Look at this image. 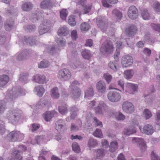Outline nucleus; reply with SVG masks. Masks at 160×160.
I'll return each mask as SVG.
<instances>
[{"mask_svg":"<svg viewBox=\"0 0 160 160\" xmlns=\"http://www.w3.org/2000/svg\"><path fill=\"white\" fill-rule=\"evenodd\" d=\"M108 100L112 102H117L121 99L120 94L115 91H110L108 94Z\"/></svg>","mask_w":160,"mask_h":160,"instance_id":"obj_9","label":"nucleus"},{"mask_svg":"<svg viewBox=\"0 0 160 160\" xmlns=\"http://www.w3.org/2000/svg\"><path fill=\"white\" fill-rule=\"evenodd\" d=\"M141 14L142 18L145 20L150 19V15L146 9H143L141 10Z\"/></svg>","mask_w":160,"mask_h":160,"instance_id":"obj_31","label":"nucleus"},{"mask_svg":"<svg viewBox=\"0 0 160 160\" xmlns=\"http://www.w3.org/2000/svg\"><path fill=\"white\" fill-rule=\"evenodd\" d=\"M30 19L33 22H36L38 20L39 17L38 13H32L30 16Z\"/></svg>","mask_w":160,"mask_h":160,"instance_id":"obj_51","label":"nucleus"},{"mask_svg":"<svg viewBox=\"0 0 160 160\" xmlns=\"http://www.w3.org/2000/svg\"><path fill=\"white\" fill-rule=\"evenodd\" d=\"M68 33V30L66 27H63L58 30V34L60 36H65Z\"/></svg>","mask_w":160,"mask_h":160,"instance_id":"obj_32","label":"nucleus"},{"mask_svg":"<svg viewBox=\"0 0 160 160\" xmlns=\"http://www.w3.org/2000/svg\"><path fill=\"white\" fill-rule=\"evenodd\" d=\"M6 41V37L4 33H3L2 34H0V45H2Z\"/></svg>","mask_w":160,"mask_h":160,"instance_id":"obj_63","label":"nucleus"},{"mask_svg":"<svg viewBox=\"0 0 160 160\" xmlns=\"http://www.w3.org/2000/svg\"><path fill=\"white\" fill-rule=\"evenodd\" d=\"M136 31V26L135 25H130L126 29L125 32L127 35L131 37L135 35Z\"/></svg>","mask_w":160,"mask_h":160,"instance_id":"obj_17","label":"nucleus"},{"mask_svg":"<svg viewBox=\"0 0 160 160\" xmlns=\"http://www.w3.org/2000/svg\"><path fill=\"white\" fill-rule=\"evenodd\" d=\"M22 111L19 109H14L9 111L6 115L9 121L13 124H16L21 118Z\"/></svg>","mask_w":160,"mask_h":160,"instance_id":"obj_1","label":"nucleus"},{"mask_svg":"<svg viewBox=\"0 0 160 160\" xmlns=\"http://www.w3.org/2000/svg\"><path fill=\"white\" fill-rule=\"evenodd\" d=\"M94 151L96 152L97 157L98 158H100L104 156L106 154L107 151L106 149L103 148H101L98 149H94Z\"/></svg>","mask_w":160,"mask_h":160,"instance_id":"obj_22","label":"nucleus"},{"mask_svg":"<svg viewBox=\"0 0 160 160\" xmlns=\"http://www.w3.org/2000/svg\"><path fill=\"white\" fill-rule=\"evenodd\" d=\"M40 127V124L36 123H33L32 125L31 131L32 132H34L38 129Z\"/></svg>","mask_w":160,"mask_h":160,"instance_id":"obj_61","label":"nucleus"},{"mask_svg":"<svg viewBox=\"0 0 160 160\" xmlns=\"http://www.w3.org/2000/svg\"><path fill=\"white\" fill-rule=\"evenodd\" d=\"M115 118L118 120H123L125 118V116L121 112H117L115 114Z\"/></svg>","mask_w":160,"mask_h":160,"instance_id":"obj_48","label":"nucleus"},{"mask_svg":"<svg viewBox=\"0 0 160 160\" xmlns=\"http://www.w3.org/2000/svg\"><path fill=\"white\" fill-rule=\"evenodd\" d=\"M108 66L111 69L115 71L119 69L118 62L115 61L110 62L108 64Z\"/></svg>","mask_w":160,"mask_h":160,"instance_id":"obj_26","label":"nucleus"},{"mask_svg":"<svg viewBox=\"0 0 160 160\" xmlns=\"http://www.w3.org/2000/svg\"><path fill=\"white\" fill-rule=\"evenodd\" d=\"M112 14L116 21H119L122 18V13L119 10L115 9L112 11Z\"/></svg>","mask_w":160,"mask_h":160,"instance_id":"obj_19","label":"nucleus"},{"mask_svg":"<svg viewBox=\"0 0 160 160\" xmlns=\"http://www.w3.org/2000/svg\"><path fill=\"white\" fill-rule=\"evenodd\" d=\"M61 18L63 20H65L68 15L67 11L66 9H63L60 12Z\"/></svg>","mask_w":160,"mask_h":160,"instance_id":"obj_52","label":"nucleus"},{"mask_svg":"<svg viewBox=\"0 0 160 160\" xmlns=\"http://www.w3.org/2000/svg\"><path fill=\"white\" fill-rule=\"evenodd\" d=\"M22 152L20 150H17L14 151L12 153V156L13 157H15L17 158H19L22 159Z\"/></svg>","mask_w":160,"mask_h":160,"instance_id":"obj_43","label":"nucleus"},{"mask_svg":"<svg viewBox=\"0 0 160 160\" xmlns=\"http://www.w3.org/2000/svg\"><path fill=\"white\" fill-rule=\"evenodd\" d=\"M6 102L4 101H0V114L3 112L6 107Z\"/></svg>","mask_w":160,"mask_h":160,"instance_id":"obj_54","label":"nucleus"},{"mask_svg":"<svg viewBox=\"0 0 160 160\" xmlns=\"http://www.w3.org/2000/svg\"><path fill=\"white\" fill-rule=\"evenodd\" d=\"M56 113V112L55 111L46 112H45L44 116L45 120L47 122L49 121Z\"/></svg>","mask_w":160,"mask_h":160,"instance_id":"obj_25","label":"nucleus"},{"mask_svg":"<svg viewBox=\"0 0 160 160\" xmlns=\"http://www.w3.org/2000/svg\"><path fill=\"white\" fill-rule=\"evenodd\" d=\"M50 63L49 61L46 60H43L41 61L38 65L39 68H47L49 67Z\"/></svg>","mask_w":160,"mask_h":160,"instance_id":"obj_39","label":"nucleus"},{"mask_svg":"<svg viewBox=\"0 0 160 160\" xmlns=\"http://www.w3.org/2000/svg\"><path fill=\"white\" fill-rule=\"evenodd\" d=\"M96 22L98 27L104 31L109 27V25H110V23H108L107 20H105L104 18L101 17L97 18Z\"/></svg>","mask_w":160,"mask_h":160,"instance_id":"obj_8","label":"nucleus"},{"mask_svg":"<svg viewBox=\"0 0 160 160\" xmlns=\"http://www.w3.org/2000/svg\"><path fill=\"white\" fill-rule=\"evenodd\" d=\"M104 76L107 83H109L112 78L111 75L108 74H104Z\"/></svg>","mask_w":160,"mask_h":160,"instance_id":"obj_64","label":"nucleus"},{"mask_svg":"<svg viewBox=\"0 0 160 160\" xmlns=\"http://www.w3.org/2000/svg\"><path fill=\"white\" fill-rule=\"evenodd\" d=\"M143 133L148 135L152 134L153 132L152 126L149 124L145 125L143 128Z\"/></svg>","mask_w":160,"mask_h":160,"instance_id":"obj_21","label":"nucleus"},{"mask_svg":"<svg viewBox=\"0 0 160 160\" xmlns=\"http://www.w3.org/2000/svg\"><path fill=\"white\" fill-rule=\"evenodd\" d=\"M93 135L96 137L102 138V134L101 129H96L95 131L93 132Z\"/></svg>","mask_w":160,"mask_h":160,"instance_id":"obj_53","label":"nucleus"},{"mask_svg":"<svg viewBox=\"0 0 160 160\" xmlns=\"http://www.w3.org/2000/svg\"><path fill=\"white\" fill-rule=\"evenodd\" d=\"M122 108L123 111L128 114H131L134 110L133 105L130 102L126 101L122 104Z\"/></svg>","mask_w":160,"mask_h":160,"instance_id":"obj_10","label":"nucleus"},{"mask_svg":"<svg viewBox=\"0 0 160 160\" xmlns=\"http://www.w3.org/2000/svg\"><path fill=\"white\" fill-rule=\"evenodd\" d=\"M33 80L39 83H45L47 82L45 76L43 75L37 74L33 77Z\"/></svg>","mask_w":160,"mask_h":160,"instance_id":"obj_18","label":"nucleus"},{"mask_svg":"<svg viewBox=\"0 0 160 160\" xmlns=\"http://www.w3.org/2000/svg\"><path fill=\"white\" fill-rule=\"evenodd\" d=\"M144 113L146 119L149 118L152 116L151 112L147 109H145L144 110Z\"/></svg>","mask_w":160,"mask_h":160,"instance_id":"obj_57","label":"nucleus"},{"mask_svg":"<svg viewBox=\"0 0 160 160\" xmlns=\"http://www.w3.org/2000/svg\"><path fill=\"white\" fill-rule=\"evenodd\" d=\"M34 90L37 92V94L39 97H41L44 92V89L41 86H38L34 88Z\"/></svg>","mask_w":160,"mask_h":160,"instance_id":"obj_29","label":"nucleus"},{"mask_svg":"<svg viewBox=\"0 0 160 160\" xmlns=\"http://www.w3.org/2000/svg\"><path fill=\"white\" fill-rule=\"evenodd\" d=\"M24 28L26 31L32 32L36 30V27L34 25H29L25 26Z\"/></svg>","mask_w":160,"mask_h":160,"instance_id":"obj_47","label":"nucleus"},{"mask_svg":"<svg viewBox=\"0 0 160 160\" xmlns=\"http://www.w3.org/2000/svg\"><path fill=\"white\" fill-rule=\"evenodd\" d=\"M45 137L44 135H41L36 137L35 138V140L37 143L38 144H39L42 141Z\"/></svg>","mask_w":160,"mask_h":160,"instance_id":"obj_59","label":"nucleus"},{"mask_svg":"<svg viewBox=\"0 0 160 160\" xmlns=\"http://www.w3.org/2000/svg\"><path fill=\"white\" fill-rule=\"evenodd\" d=\"M51 26L50 21L48 19L44 20L39 26L38 30L40 34L42 35L48 32L50 29Z\"/></svg>","mask_w":160,"mask_h":160,"instance_id":"obj_6","label":"nucleus"},{"mask_svg":"<svg viewBox=\"0 0 160 160\" xmlns=\"http://www.w3.org/2000/svg\"><path fill=\"white\" fill-rule=\"evenodd\" d=\"M114 48L112 42L109 40H107L101 45L100 51L103 55L110 54L113 51Z\"/></svg>","mask_w":160,"mask_h":160,"instance_id":"obj_2","label":"nucleus"},{"mask_svg":"<svg viewBox=\"0 0 160 160\" xmlns=\"http://www.w3.org/2000/svg\"><path fill=\"white\" fill-rule=\"evenodd\" d=\"M72 149L76 153H79L80 152V148L78 144L76 142L73 143L72 145Z\"/></svg>","mask_w":160,"mask_h":160,"instance_id":"obj_49","label":"nucleus"},{"mask_svg":"<svg viewBox=\"0 0 160 160\" xmlns=\"http://www.w3.org/2000/svg\"><path fill=\"white\" fill-rule=\"evenodd\" d=\"M13 24L14 22L12 21L10 22H6L4 24V27L6 30L7 31L11 30L13 28Z\"/></svg>","mask_w":160,"mask_h":160,"instance_id":"obj_44","label":"nucleus"},{"mask_svg":"<svg viewBox=\"0 0 160 160\" xmlns=\"http://www.w3.org/2000/svg\"><path fill=\"white\" fill-rule=\"evenodd\" d=\"M58 109L59 112L62 115H64L66 114L68 111L67 104L59 106Z\"/></svg>","mask_w":160,"mask_h":160,"instance_id":"obj_34","label":"nucleus"},{"mask_svg":"<svg viewBox=\"0 0 160 160\" xmlns=\"http://www.w3.org/2000/svg\"><path fill=\"white\" fill-rule=\"evenodd\" d=\"M82 55L84 59L88 60L91 57V53L89 50L85 49L82 52Z\"/></svg>","mask_w":160,"mask_h":160,"instance_id":"obj_41","label":"nucleus"},{"mask_svg":"<svg viewBox=\"0 0 160 160\" xmlns=\"http://www.w3.org/2000/svg\"><path fill=\"white\" fill-rule=\"evenodd\" d=\"M96 87L98 92L102 93H104L106 89L105 83L101 81H99L97 83Z\"/></svg>","mask_w":160,"mask_h":160,"instance_id":"obj_16","label":"nucleus"},{"mask_svg":"<svg viewBox=\"0 0 160 160\" xmlns=\"http://www.w3.org/2000/svg\"><path fill=\"white\" fill-rule=\"evenodd\" d=\"M28 74L26 73L21 72L19 76V80L22 83H25L28 82Z\"/></svg>","mask_w":160,"mask_h":160,"instance_id":"obj_30","label":"nucleus"},{"mask_svg":"<svg viewBox=\"0 0 160 160\" xmlns=\"http://www.w3.org/2000/svg\"><path fill=\"white\" fill-rule=\"evenodd\" d=\"M93 90L92 87L90 86L85 92V98L92 97L93 95Z\"/></svg>","mask_w":160,"mask_h":160,"instance_id":"obj_38","label":"nucleus"},{"mask_svg":"<svg viewBox=\"0 0 160 160\" xmlns=\"http://www.w3.org/2000/svg\"><path fill=\"white\" fill-rule=\"evenodd\" d=\"M79 84L78 81H73L70 86L71 94L72 98L76 99L79 97L81 93L80 89L77 86Z\"/></svg>","mask_w":160,"mask_h":160,"instance_id":"obj_3","label":"nucleus"},{"mask_svg":"<svg viewBox=\"0 0 160 160\" xmlns=\"http://www.w3.org/2000/svg\"><path fill=\"white\" fill-rule=\"evenodd\" d=\"M18 9L17 8H15L13 6L10 7L9 10H7L6 12L7 14H12L16 13L18 12Z\"/></svg>","mask_w":160,"mask_h":160,"instance_id":"obj_50","label":"nucleus"},{"mask_svg":"<svg viewBox=\"0 0 160 160\" xmlns=\"http://www.w3.org/2000/svg\"><path fill=\"white\" fill-rule=\"evenodd\" d=\"M132 57L128 55L124 56L122 58L121 63L122 67L127 68L130 66L133 63Z\"/></svg>","mask_w":160,"mask_h":160,"instance_id":"obj_12","label":"nucleus"},{"mask_svg":"<svg viewBox=\"0 0 160 160\" xmlns=\"http://www.w3.org/2000/svg\"><path fill=\"white\" fill-rule=\"evenodd\" d=\"M68 22L69 24L72 26H74L76 24L74 18L72 17H70L69 18Z\"/></svg>","mask_w":160,"mask_h":160,"instance_id":"obj_60","label":"nucleus"},{"mask_svg":"<svg viewBox=\"0 0 160 160\" xmlns=\"http://www.w3.org/2000/svg\"><path fill=\"white\" fill-rule=\"evenodd\" d=\"M132 141L133 143H135L137 146L139 147L141 152L144 151L146 149V144L143 139L133 138L132 139Z\"/></svg>","mask_w":160,"mask_h":160,"instance_id":"obj_11","label":"nucleus"},{"mask_svg":"<svg viewBox=\"0 0 160 160\" xmlns=\"http://www.w3.org/2000/svg\"><path fill=\"white\" fill-rule=\"evenodd\" d=\"M80 27L82 31H85L88 30L90 25L88 23L83 22L81 24Z\"/></svg>","mask_w":160,"mask_h":160,"instance_id":"obj_45","label":"nucleus"},{"mask_svg":"<svg viewBox=\"0 0 160 160\" xmlns=\"http://www.w3.org/2000/svg\"><path fill=\"white\" fill-rule=\"evenodd\" d=\"M107 106L102 101H100L98 105L94 108V109L97 114L102 115L103 114V109H106Z\"/></svg>","mask_w":160,"mask_h":160,"instance_id":"obj_14","label":"nucleus"},{"mask_svg":"<svg viewBox=\"0 0 160 160\" xmlns=\"http://www.w3.org/2000/svg\"><path fill=\"white\" fill-rule=\"evenodd\" d=\"M151 155L152 160H160L159 157L153 151L152 152Z\"/></svg>","mask_w":160,"mask_h":160,"instance_id":"obj_62","label":"nucleus"},{"mask_svg":"<svg viewBox=\"0 0 160 160\" xmlns=\"http://www.w3.org/2000/svg\"><path fill=\"white\" fill-rule=\"evenodd\" d=\"M25 94L24 90L21 88H13L12 90L7 91V95L11 99L17 97L20 95H24Z\"/></svg>","mask_w":160,"mask_h":160,"instance_id":"obj_4","label":"nucleus"},{"mask_svg":"<svg viewBox=\"0 0 160 160\" xmlns=\"http://www.w3.org/2000/svg\"><path fill=\"white\" fill-rule=\"evenodd\" d=\"M124 133L126 135H129L136 132L135 128L133 127H130L128 128L125 129Z\"/></svg>","mask_w":160,"mask_h":160,"instance_id":"obj_35","label":"nucleus"},{"mask_svg":"<svg viewBox=\"0 0 160 160\" xmlns=\"http://www.w3.org/2000/svg\"><path fill=\"white\" fill-rule=\"evenodd\" d=\"M64 123L62 119H59L58 120L56 123V128L58 130H59L61 129H62L64 127Z\"/></svg>","mask_w":160,"mask_h":160,"instance_id":"obj_40","label":"nucleus"},{"mask_svg":"<svg viewBox=\"0 0 160 160\" xmlns=\"http://www.w3.org/2000/svg\"><path fill=\"white\" fill-rule=\"evenodd\" d=\"M46 51L50 54L54 55L58 53L60 49L57 45H52L47 47L46 48Z\"/></svg>","mask_w":160,"mask_h":160,"instance_id":"obj_15","label":"nucleus"},{"mask_svg":"<svg viewBox=\"0 0 160 160\" xmlns=\"http://www.w3.org/2000/svg\"><path fill=\"white\" fill-rule=\"evenodd\" d=\"M57 43L58 46H62L65 45L66 44L65 40L61 38H60L58 39L56 41Z\"/></svg>","mask_w":160,"mask_h":160,"instance_id":"obj_55","label":"nucleus"},{"mask_svg":"<svg viewBox=\"0 0 160 160\" xmlns=\"http://www.w3.org/2000/svg\"><path fill=\"white\" fill-rule=\"evenodd\" d=\"M40 5L42 8H50L52 7L51 1L49 0L43 1L41 2Z\"/></svg>","mask_w":160,"mask_h":160,"instance_id":"obj_24","label":"nucleus"},{"mask_svg":"<svg viewBox=\"0 0 160 160\" xmlns=\"http://www.w3.org/2000/svg\"><path fill=\"white\" fill-rule=\"evenodd\" d=\"M71 73L70 71L66 68L60 70L58 73V77L64 81L68 80L71 77Z\"/></svg>","mask_w":160,"mask_h":160,"instance_id":"obj_7","label":"nucleus"},{"mask_svg":"<svg viewBox=\"0 0 160 160\" xmlns=\"http://www.w3.org/2000/svg\"><path fill=\"white\" fill-rule=\"evenodd\" d=\"M28 52L27 50H25L19 53L16 57V59L18 61L24 60L28 55Z\"/></svg>","mask_w":160,"mask_h":160,"instance_id":"obj_28","label":"nucleus"},{"mask_svg":"<svg viewBox=\"0 0 160 160\" xmlns=\"http://www.w3.org/2000/svg\"><path fill=\"white\" fill-rule=\"evenodd\" d=\"M138 11L137 8L134 6L130 7L128 11V15L132 19H136L138 16Z\"/></svg>","mask_w":160,"mask_h":160,"instance_id":"obj_13","label":"nucleus"},{"mask_svg":"<svg viewBox=\"0 0 160 160\" xmlns=\"http://www.w3.org/2000/svg\"><path fill=\"white\" fill-rule=\"evenodd\" d=\"M24 135L18 131H12L7 135V138L10 141H21L23 139Z\"/></svg>","mask_w":160,"mask_h":160,"instance_id":"obj_5","label":"nucleus"},{"mask_svg":"<svg viewBox=\"0 0 160 160\" xmlns=\"http://www.w3.org/2000/svg\"><path fill=\"white\" fill-rule=\"evenodd\" d=\"M124 77L127 79L131 78L134 74V72L132 70H128L124 71Z\"/></svg>","mask_w":160,"mask_h":160,"instance_id":"obj_37","label":"nucleus"},{"mask_svg":"<svg viewBox=\"0 0 160 160\" xmlns=\"http://www.w3.org/2000/svg\"><path fill=\"white\" fill-rule=\"evenodd\" d=\"M118 148V143L115 141L112 142H111L109 146V149L111 152H113Z\"/></svg>","mask_w":160,"mask_h":160,"instance_id":"obj_42","label":"nucleus"},{"mask_svg":"<svg viewBox=\"0 0 160 160\" xmlns=\"http://www.w3.org/2000/svg\"><path fill=\"white\" fill-rule=\"evenodd\" d=\"M36 38L35 37L30 36L27 38H25L24 39L27 44L32 46L35 44L36 43Z\"/></svg>","mask_w":160,"mask_h":160,"instance_id":"obj_27","label":"nucleus"},{"mask_svg":"<svg viewBox=\"0 0 160 160\" xmlns=\"http://www.w3.org/2000/svg\"><path fill=\"white\" fill-rule=\"evenodd\" d=\"M32 4L29 2H26L22 5V9L25 11L27 12L30 11L32 8Z\"/></svg>","mask_w":160,"mask_h":160,"instance_id":"obj_23","label":"nucleus"},{"mask_svg":"<svg viewBox=\"0 0 160 160\" xmlns=\"http://www.w3.org/2000/svg\"><path fill=\"white\" fill-rule=\"evenodd\" d=\"M98 142L97 140L93 138H90L88 141V145L90 148H94L97 146Z\"/></svg>","mask_w":160,"mask_h":160,"instance_id":"obj_33","label":"nucleus"},{"mask_svg":"<svg viewBox=\"0 0 160 160\" xmlns=\"http://www.w3.org/2000/svg\"><path fill=\"white\" fill-rule=\"evenodd\" d=\"M9 78L7 75L3 74L0 76V87H3L8 82Z\"/></svg>","mask_w":160,"mask_h":160,"instance_id":"obj_20","label":"nucleus"},{"mask_svg":"<svg viewBox=\"0 0 160 160\" xmlns=\"http://www.w3.org/2000/svg\"><path fill=\"white\" fill-rule=\"evenodd\" d=\"M150 26L152 29L155 31L158 32L160 31V25L159 24L152 23Z\"/></svg>","mask_w":160,"mask_h":160,"instance_id":"obj_56","label":"nucleus"},{"mask_svg":"<svg viewBox=\"0 0 160 160\" xmlns=\"http://www.w3.org/2000/svg\"><path fill=\"white\" fill-rule=\"evenodd\" d=\"M127 87L129 89L132 90L134 92L137 91L138 90V86L137 84L128 83H127Z\"/></svg>","mask_w":160,"mask_h":160,"instance_id":"obj_46","label":"nucleus"},{"mask_svg":"<svg viewBox=\"0 0 160 160\" xmlns=\"http://www.w3.org/2000/svg\"><path fill=\"white\" fill-rule=\"evenodd\" d=\"M51 95L53 98H58L59 96L58 92V88L57 87L54 88L51 90Z\"/></svg>","mask_w":160,"mask_h":160,"instance_id":"obj_36","label":"nucleus"},{"mask_svg":"<svg viewBox=\"0 0 160 160\" xmlns=\"http://www.w3.org/2000/svg\"><path fill=\"white\" fill-rule=\"evenodd\" d=\"M153 7L156 12H160V3L156 1L154 3Z\"/></svg>","mask_w":160,"mask_h":160,"instance_id":"obj_58","label":"nucleus"}]
</instances>
